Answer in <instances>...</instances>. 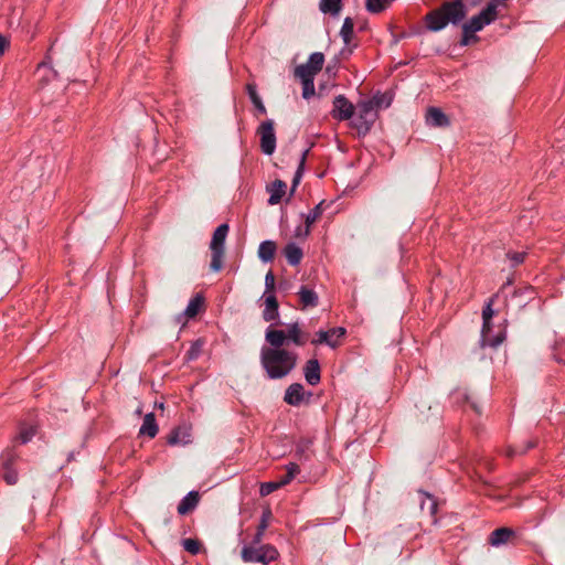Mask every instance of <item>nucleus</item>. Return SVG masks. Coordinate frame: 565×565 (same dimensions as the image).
I'll return each instance as SVG.
<instances>
[{"instance_id": "obj_1", "label": "nucleus", "mask_w": 565, "mask_h": 565, "mask_svg": "<svg viewBox=\"0 0 565 565\" xmlns=\"http://www.w3.org/2000/svg\"><path fill=\"white\" fill-rule=\"evenodd\" d=\"M259 362L269 380H280L289 375L298 363V354L287 349H260Z\"/></svg>"}, {"instance_id": "obj_2", "label": "nucleus", "mask_w": 565, "mask_h": 565, "mask_svg": "<svg viewBox=\"0 0 565 565\" xmlns=\"http://www.w3.org/2000/svg\"><path fill=\"white\" fill-rule=\"evenodd\" d=\"M467 17L463 0L444 2L439 8L429 11L425 18V26L430 32H439L448 24L459 25Z\"/></svg>"}, {"instance_id": "obj_3", "label": "nucleus", "mask_w": 565, "mask_h": 565, "mask_svg": "<svg viewBox=\"0 0 565 565\" xmlns=\"http://www.w3.org/2000/svg\"><path fill=\"white\" fill-rule=\"evenodd\" d=\"M376 104L379 100L365 99L358 103V115L350 125L356 129L359 137H365L377 119Z\"/></svg>"}, {"instance_id": "obj_4", "label": "nucleus", "mask_w": 565, "mask_h": 565, "mask_svg": "<svg viewBox=\"0 0 565 565\" xmlns=\"http://www.w3.org/2000/svg\"><path fill=\"white\" fill-rule=\"evenodd\" d=\"M242 559L245 563H260L268 565L279 557L278 550L271 544H264L259 546L244 545L241 552Z\"/></svg>"}, {"instance_id": "obj_5", "label": "nucleus", "mask_w": 565, "mask_h": 565, "mask_svg": "<svg viewBox=\"0 0 565 565\" xmlns=\"http://www.w3.org/2000/svg\"><path fill=\"white\" fill-rule=\"evenodd\" d=\"M228 224L223 223L216 227L212 235L210 243L211 249V264L210 267L213 271H220L223 267V258L225 254V241L228 234Z\"/></svg>"}, {"instance_id": "obj_6", "label": "nucleus", "mask_w": 565, "mask_h": 565, "mask_svg": "<svg viewBox=\"0 0 565 565\" xmlns=\"http://www.w3.org/2000/svg\"><path fill=\"white\" fill-rule=\"evenodd\" d=\"M497 0H490L486 8L461 25L462 31L476 33L481 31L486 25L491 24L497 19Z\"/></svg>"}, {"instance_id": "obj_7", "label": "nucleus", "mask_w": 565, "mask_h": 565, "mask_svg": "<svg viewBox=\"0 0 565 565\" xmlns=\"http://www.w3.org/2000/svg\"><path fill=\"white\" fill-rule=\"evenodd\" d=\"M274 120L267 119L262 121L257 128V135L260 139V149L263 153L271 156L276 150V134Z\"/></svg>"}, {"instance_id": "obj_8", "label": "nucleus", "mask_w": 565, "mask_h": 565, "mask_svg": "<svg viewBox=\"0 0 565 565\" xmlns=\"http://www.w3.org/2000/svg\"><path fill=\"white\" fill-rule=\"evenodd\" d=\"M345 333L347 330L343 327H334L327 331L319 330L311 340V343L313 345L326 344L331 349H335L340 345V339H342Z\"/></svg>"}, {"instance_id": "obj_9", "label": "nucleus", "mask_w": 565, "mask_h": 565, "mask_svg": "<svg viewBox=\"0 0 565 565\" xmlns=\"http://www.w3.org/2000/svg\"><path fill=\"white\" fill-rule=\"evenodd\" d=\"M331 115L333 119L339 121L352 119L354 115V105L344 95H338L333 99Z\"/></svg>"}, {"instance_id": "obj_10", "label": "nucleus", "mask_w": 565, "mask_h": 565, "mask_svg": "<svg viewBox=\"0 0 565 565\" xmlns=\"http://www.w3.org/2000/svg\"><path fill=\"white\" fill-rule=\"evenodd\" d=\"M15 459L17 455L13 450H7L2 454L0 459L2 478L10 486H13L18 482V472L12 467Z\"/></svg>"}, {"instance_id": "obj_11", "label": "nucleus", "mask_w": 565, "mask_h": 565, "mask_svg": "<svg viewBox=\"0 0 565 565\" xmlns=\"http://www.w3.org/2000/svg\"><path fill=\"white\" fill-rule=\"evenodd\" d=\"M353 34L354 21L352 18L347 17L340 30V36L344 43V47L341 50L340 54L344 58H348L352 54L353 50L356 47V44H352Z\"/></svg>"}, {"instance_id": "obj_12", "label": "nucleus", "mask_w": 565, "mask_h": 565, "mask_svg": "<svg viewBox=\"0 0 565 565\" xmlns=\"http://www.w3.org/2000/svg\"><path fill=\"white\" fill-rule=\"evenodd\" d=\"M170 446H185L191 443V428L186 425L177 426L167 437Z\"/></svg>"}, {"instance_id": "obj_13", "label": "nucleus", "mask_w": 565, "mask_h": 565, "mask_svg": "<svg viewBox=\"0 0 565 565\" xmlns=\"http://www.w3.org/2000/svg\"><path fill=\"white\" fill-rule=\"evenodd\" d=\"M305 387L300 383L289 385L284 395V402L290 406H299L305 401Z\"/></svg>"}, {"instance_id": "obj_14", "label": "nucleus", "mask_w": 565, "mask_h": 565, "mask_svg": "<svg viewBox=\"0 0 565 565\" xmlns=\"http://www.w3.org/2000/svg\"><path fill=\"white\" fill-rule=\"evenodd\" d=\"M285 332L287 337V344L292 343L297 347H303L308 341V334L300 329L298 322L289 323Z\"/></svg>"}, {"instance_id": "obj_15", "label": "nucleus", "mask_w": 565, "mask_h": 565, "mask_svg": "<svg viewBox=\"0 0 565 565\" xmlns=\"http://www.w3.org/2000/svg\"><path fill=\"white\" fill-rule=\"evenodd\" d=\"M303 375L309 385H317L321 380L320 363L317 359H310L303 366Z\"/></svg>"}, {"instance_id": "obj_16", "label": "nucleus", "mask_w": 565, "mask_h": 565, "mask_svg": "<svg viewBox=\"0 0 565 565\" xmlns=\"http://www.w3.org/2000/svg\"><path fill=\"white\" fill-rule=\"evenodd\" d=\"M418 495H419V505H420L422 512H427L428 515L433 518V523L436 524L437 520H436L435 515L438 510L437 500L435 499L434 495H431L427 492H424V491H419Z\"/></svg>"}, {"instance_id": "obj_17", "label": "nucleus", "mask_w": 565, "mask_h": 565, "mask_svg": "<svg viewBox=\"0 0 565 565\" xmlns=\"http://www.w3.org/2000/svg\"><path fill=\"white\" fill-rule=\"evenodd\" d=\"M426 122L431 127H447L450 121L446 114L438 107H429L426 113Z\"/></svg>"}, {"instance_id": "obj_18", "label": "nucleus", "mask_w": 565, "mask_h": 565, "mask_svg": "<svg viewBox=\"0 0 565 565\" xmlns=\"http://www.w3.org/2000/svg\"><path fill=\"white\" fill-rule=\"evenodd\" d=\"M263 319L267 322L277 321L279 319V305L274 294H269L265 297Z\"/></svg>"}, {"instance_id": "obj_19", "label": "nucleus", "mask_w": 565, "mask_h": 565, "mask_svg": "<svg viewBox=\"0 0 565 565\" xmlns=\"http://www.w3.org/2000/svg\"><path fill=\"white\" fill-rule=\"evenodd\" d=\"M265 340L270 344L269 349H285L287 337L285 330L273 329L268 327L265 333Z\"/></svg>"}, {"instance_id": "obj_20", "label": "nucleus", "mask_w": 565, "mask_h": 565, "mask_svg": "<svg viewBox=\"0 0 565 565\" xmlns=\"http://www.w3.org/2000/svg\"><path fill=\"white\" fill-rule=\"evenodd\" d=\"M505 339V332L501 331L498 334L492 333V326L481 330L480 345L482 348H498Z\"/></svg>"}, {"instance_id": "obj_21", "label": "nucleus", "mask_w": 565, "mask_h": 565, "mask_svg": "<svg viewBox=\"0 0 565 565\" xmlns=\"http://www.w3.org/2000/svg\"><path fill=\"white\" fill-rule=\"evenodd\" d=\"M515 536V532L510 527L495 529L489 536V543L492 546L499 547L507 544L512 537Z\"/></svg>"}, {"instance_id": "obj_22", "label": "nucleus", "mask_w": 565, "mask_h": 565, "mask_svg": "<svg viewBox=\"0 0 565 565\" xmlns=\"http://www.w3.org/2000/svg\"><path fill=\"white\" fill-rule=\"evenodd\" d=\"M298 296H299V300H300V303L303 309L315 308L319 305L318 294L313 289H311L307 286L300 287V289L298 291Z\"/></svg>"}, {"instance_id": "obj_23", "label": "nucleus", "mask_w": 565, "mask_h": 565, "mask_svg": "<svg viewBox=\"0 0 565 565\" xmlns=\"http://www.w3.org/2000/svg\"><path fill=\"white\" fill-rule=\"evenodd\" d=\"M200 501L199 492L190 491L178 504V513L184 515L193 510Z\"/></svg>"}, {"instance_id": "obj_24", "label": "nucleus", "mask_w": 565, "mask_h": 565, "mask_svg": "<svg viewBox=\"0 0 565 565\" xmlns=\"http://www.w3.org/2000/svg\"><path fill=\"white\" fill-rule=\"evenodd\" d=\"M287 184L281 180H275L270 186H268V191L270 193V196L268 199V204L276 205L278 204L282 196L286 193Z\"/></svg>"}, {"instance_id": "obj_25", "label": "nucleus", "mask_w": 565, "mask_h": 565, "mask_svg": "<svg viewBox=\"0 0 565 565\" xmlns=\"http://www.w3.org/2000/svg\"><path fill=\"white\" fill-rule=\"evenodd\" d=\"M284 255L291 266H297L300 264L303 253L302 249L296 243H288L284 248Z\"/></svg>"}, {"instance_id": "obj_26", "label": "nucleus", "mask_w": 565, "mask_h": 565, "mask_svg": "<svg viewBox=\"0 0 565 565\" xmlns=\"http://www.w3.org/2000/svg\"><path fill=\"white\" fill-rule=\"evenodd\" d=\"M158 425L156 422V417L153 413H148L142 422V425L139 429V435L148 436L149 438H154L158 434Z\"/></svg>"}, {"instance_id": "obj_27", "label": "nucleus", "mask_w": 565, "mask_h": 565, "mask_svg": "<svg viewBox=\"0 0 565 565\" xmlns=\"http://www.w3.org/2000/svg\"><path fill=\"white\" fill-rule=\"evenodd\" d=\"M277 245L274 241H264L258 247V257L264 263H269L274 259Z\"/></svg>"}, {"instance_id": "obj_28", "label": "nucleus", "mask_w": 565, "mask_h": 565, "mask_svg": "<svg viewBox=\"0 0 565 565\" xmlns=\"http://www.w3.org/2000/svg\"><path fill=\"white\" fill-rule=\"evenodd\" d=\"M246 92H247V95H248L252 104L255 106L257 111L259 114H262V115H265L266 114V107H265L260 96L257 93L256 85L254 83H248L246 85Z\"/></svg>"}, {"instance_id": "obj_29", "label": "nucleus", "mask_w": 565, "mask_h": 565, "mask_svg": "<svg viewBox=\"0 0 565 565\" xmlns=\"http://www.w3.org/2000/svg\"><path fill=\"white\" fill-rule=\"evenodd\" d=\"M202 298L200 296H196L192 298L182 315H180L177 319L178 322L181 321L183 317L193 318L199 313L200 307L202 305Z\"/></svg>"}, {"instance_id": "obj_30", "label": "nucleus", "mask_w": 565, "mask_h": 565, "mask_svg": "<svg viewBox=\"0 0 565 565\" xmlns=\"http://www.w3.org/2000/svg\"><path fill=\"white\" fill-rule=\"evenodd\" d=\"M319 9L323 13H329L335 17L342 9V0H321Z\"/></svg>"}, {"instance_id": "obj_31", "label": "nucleus", "mask_w": 565, "mask_h": 565, "mask_svg": "<svg viewBox=\"0 0 565 565\" xmlns=\"http://www.w3.org/2000/svg\"><path fill=\"white\" fill-rule=\"evenodd\" d=\"M36 434V429L34 426H30V425H21L20 426V430H19V434L17 436V440L24 445L26 443H29Z\"/></svg>"}, {"instance_id": "obj_32", "label": "nucleus", "mask_w": 565, "mask_h": 565, "mask_svg": "<svg viewBox=\"0 0 565 565\" xmlns=\"http://www.w3.org/2000/svg\"><path fill=\"white\" fill-rule=\"evenodd\" d=\"M323 63H324V55L320 52H315V53L310 54L308 62H307L309 67L313 72H316V74H318L322 70Z\"/></svg>"}, {"instance_id": "obj_33", "label": "nucleus", "mask_w": 565, "mask_h": 565, "mask_svg": "<svg viewBox=\"0 0 565 565\" xmlns=\"http://www.w3.org/2000/svg\"><path fill=\"white\" fill-rule=\"evenodd\" d=\"M308 153H309V149H306L301 153L298 168H297V170L295 172V175H294V179H292V190L296 189V186L299 184V182H300V180L302 178V174H303V171H305L306 159H307Z\"/></svg>"}, {"instance_id": "obj_34", "label": "nucleus", "mask_w": 565, "mask_h": 565, "mask_svg": "<svg viewBox=\"0 0 565 565\" xmlns=\"http://www.w3.org/2000/svg\"><path fill=\"white\" fill-rule=\"evenodd\" d=\"M324 201L318 203L313 209L309 211V213L305 216V223L311 227V225L322 215Z\"/></svg>"}, {"instance_id": "obj_35", "label": "nucleus", "mask_w": 565, "mask_h": 565, "mask_svg": "<svg viewBox=\"0 0 565 565\" xmlns=\"http://www.w3.org/2000/svg\"><path fill=\"white\" fill-rule=\"evenodd\" d=\"M202 349L203 341L201 339L195 340L194 342H192L190 349L186 351L185 360L189 362L196 360L201 355Z\"/></svg>"}, {"instance_id": "obj_36", "label": "nucleus", "mask_w": 565, "mask_h": 565, "mask_svg": "<svg viewBox=\"0 0 565 565\" xmlns=\"http://www.w3.org/2000/svg\"><path fill=\"white\" fill-rule=\"evenodd\" d=\"M390 0H366V10L371 13H381L388 4Z\"/></svg>"}, {"instance_id": "obj_37", "label": "nucleus", "mask_w": 565, "mask_h": 565, "mask_svg": "<svg viewBox=\"0 0 565 565\" xmlns=\"http://www.w3.org/2000/svg\"><path fill=\"white\" fill-rule=\"evenodd\" d=\"M295 76L300 78V81H306L307 78L315 79L316 72L307 63L300 64L295 68Z\"/></svg>"}, {"instance_id": "obj_38", "label": "nucleus", "mask_w": 565, "mask_h": 565, "mask_svg": "<svg viewBox=\"0 0 565 565\" xmlns=\"http://www.w3.org/2000/svg\"><path fill=\"white\" fill-rule=\"evenodd\" d=\"M286 475L279 480L281 487L288 484L300 471L299 466L295 462L288 463L286 466Z\"/></svg>"}, {"instance_id": "obj_39", "label": "nucleus", "mask_w": 565, "mask_h": 565, "mask_svg": "<svg viewBox=\"0 0 565 565\" xmlns=\"http://www.w3.org/2000/svg\"><path fill=\"white\" fill-rule=\"evenodd\" d=\"M493 309H492V299L489 300V302L486 305V307L482 310V328L487 329L492 326V317H493Z\"/></svg>"}, {"instance_id": "obj_40", "label": "nucleus", "mask_w": 565, "mask_h": 565, "mask_svg": "<svg viewBox=\"0 0 565 565\" xmlns=\"http://www.w3.org/2000/svg\"><path fill=\"white\" fill-rule=\"evenodd\" d=\"M183 548L191 553L192 555H196L201 550V543L194 539H184L182 541Z\"/></svg>"}, {"instance_id": "obj_41", "label": "nucleus", "mask_w": 565, "mask_h": 565, "mask_svg": "<svg viewBox=\"0 0 565 565\" xmlns=\"http://www.w3.org/2000/svg\"><path fill=\"white\" fill-rule=\"evenodd\" d=\"M535 446L534 441H527L524 447L519 446H509L507 456L513 457L515 455L525 454L527 450L532 449Z\"/></svg>"}, {"instance_id": "obj_42", "label": "nucleus", "mask_w": 565, "mask_h": 565, "mask_svg": "<svg viewBox=\"0 0 565 565\" xmlns=\"http://www.w3.org/2000/svg\"><path fill=\"white\" fill-rule=\"evenodd\" d=\"M302 84V97L305 99H309L315 95V79L307 78L306 81H301Z\"/></svg>"}, {"instance_id": "obj_43", "label": "nucleus", "mask_w": 565, "mask_h": 565, "mask_svg": "<svg viewBox=\"0 0 565 565\" xmlns=\"http://www.w3.org/2000/svg\"><path fill=\"white\" fill-rule=\"evenodd\" d=\"M281 487L280 482H264L260 484L259 493L262 497L269 495Z\"/></svg>"}, {"instance_id": "obj_44", "label": "nucleus", "mask_w": 565, "mask_h": 565, "mask_svg": "<svg viewBox=\"0 0 565 565\" xmlns=\"http://www.w3.org/2000/svg\"><path fill=\"white\" fill-rule=\"evenodd\" d=\"M270 518H271L270 510L269 509L264 510L256 531L265 533L266 529L268 527V522H269Z\"/></svg>"}, {"instance_id": "obj_45", "label": "nucleus", "mask_w": 565, "mask_h": 565, "mask_svg": "<svg viewBox=\"0 0 565 565\" xmlns=\"http://www.w3.org/2000/svg\"><path fill=\"white\" fill-rule=\"evenodd\" d=\"M275 289V276L271 270H269L265 276V294L264 297H266L269 294H273Z\"/></svg>"}, {"instance_id": "obj_46", "label": "nucleus", "mask_w": 565, "mask_h": 565, "mask_svg": "<svg viewBox=\"0 0 565 565\" xmlns=\"http://www.w3.org/2000/svg\"><path fill=\"white\" fill-rule=\"evenodd\" d=\"M525 255H526V253H524V252H513V253H508V258L511 260V263H512L511 265L514 267L524 262Z\"/></svg>"}, {"instance_id": "obj_47", "label": "nucleus", "mask_w": 565, "mask_h": 565, "mask_svg": "<svg viewBox=\"0 0 565 565\" xmlns=\"http://www.w3.org/2000/svg\"><path fill=\"white\" fill-rule=\"evenodd\" d=\"M370 100H379V104H376V109L382 106L388 107L391 105V98H388L385 94H376Z\"/></svg>"}, {"instance_id": "obj_48", "label": "nucleus", "mask_w": 565, "mask_h": 565, "mask_svg": "<svg viewBox=\"0 0 565 565\" xmlns=\"http://www.w3.org/2000/svg\"><path fill=\"white\" fill-rule=\"evenodd\" d=\"M478 38L475 35V32H468V31H462V36H461V40H460V45L461 46H467L471 43V41H476Z\"/></svg>"}, {"instance_id": "obj_49", "label": "nucleus", "mask_w": 565, "mask_h": 565, "mask_svg": "<svg viewBox=\"0 0 565 565\" xmlns=\"http://www.w3.org/2000/svg\"><path fill=\"white\" fill-rule=\"evenodd\" d=\"M310 234V226L305 223V226L299 225L295 230V236L297 238H306Z\"/></svg>"}, {"instance_id": "obj_50", "label": "nucleus", "mask_w": 565, "mask_h": 565, "mask_svg": "<svg viewBox=\"0 0 565 565\" xmlns=\"http://www.w3.org/2000/svg\"><path fill=\"white\" fill-rule=\"evenodd\" d=\"M50 64H51V57L47 54L45 57V61H43L42 63L39 64L38 72H41L42 70L47 68L52 73L53 76H56V72L51 68Z\"/></svg>"}, {"instance_id": "obj_51", "label": "nucleus", "mask_w": 565, "mask_h": 565, "mask_svg": "<svg viewBox=\"0 0 565 565\" xmlns=\"http://www.w3.org/2000/svg\"><path fill=\"white\" fill-rule=\"evenodd\" d=\"M263 537H264V533L256 531V533L254 534V536L252 539V542L248 545H254V546L263 545L262 544Z\"/></svg>"}, {"instance_id": "obj_52", "label": "nucleus", "mask_w": 565, "mask_h": 565, "mask_svg": "<svg viewBox=\"0 0 565 565\" xmlns=\"http://www.w3.org/2000/svg\"><path fill=\"white\" fill-rule=\"evenodd\" d=\"M465 398L467 401V403H469L470 407L477 413V414H480L481 413V409L479 407V405L477 404L476 401L472 399V397L468 394H465Z\"/></svg>"}, {"instance_id": "obj_53", "label": "nucleus", "mask_w": 565, "mask_h": 565, "mask_svg": "<svg viewBox=\"0 0 565 565\" xmlns=\"http://www.w3.org/2000/svg\"><path fill=\"white\" fill-rule=\"evenodd\" d=\"M7 45H8L7 39L0 34V55H2L4 53Z\"/></svg>"}, {"instance_id": "obj_54", "label": "nucleus", "mask_w": 565, "mask_h": 565, "mask_svg": "<svg viewBox=\"0 0 565 565\" xmlns=\"http://www.w3.org/2000/svg\"><path fill=\"white\" fill-rule=\"evenodd\" d=\"M310 444H311L310 440H306V441L299 444L298 447H297V451L303 452L305 449L308 448Z\"/></svg>"}]
</instances>
